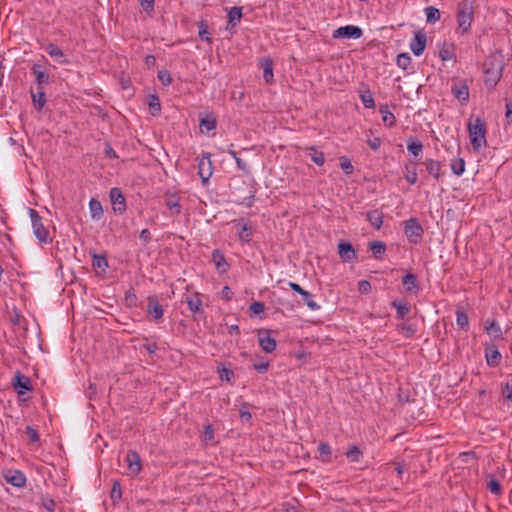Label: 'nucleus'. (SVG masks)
<instances>
[{
	"mask_svg": "<svg viewBox=\"0 0 512 512\" xmlns=\"http://www.w3.org/2000/svg\"><path fill=\"white\" fill-rule=\"evenodd\" d=\"M485 85L494 88L502 76L503 66L498 56L488 57L483 64Z\"/></svg>",
	"mask_w": 512,
	"mask_h": 512,
	"instance_id": "obj_1",
	"label": "nucleus"
},
{
	"mask_svg": "<svg viewBox=\"0 0 512 512\" xmlns=\"http://www.w3.org/2000/svg\"><path fill=\"white\" fill-rule=\"evenodd\" d=\"M468 132L470 143L475 151L486 146V126L480 117L468 123Z\"/></svg>",
	"mask_w": 512,
	"mask_h": 512,
	"instance_id": "obj_2",
	"label": "nucleus"
},
{
	"mask_svg": "<svg viewBox=\"0 0 512 512\" xmlns=\"http://www.w3.org/2000/svg\"><path fill=\"white\" fill-rule=\"evenodd\" d=\"M474 7L472 2L468 0H462L457 7V23L458 30L462 34L467 33L470 30L473 22Z\"/></svg>",
	"mask_w": 512,
	"mask_h": 512,
	"instance_id": "obj_3",
	"label": "nucleus"
},
{
	"mask_svg": "<svg viewBox=\"0 0 512 512\" xmlns=\"http://www.w3.org/2000/svg\"><path fill=\"white\" fill-rule=\"evenodd\" d=\"M29 215L31 218L33 233L40 242L47 243L49 240V232L45 228L42 218L38 212L34 209H29Z\"/></svg>",
	"mask_w": 512,
	"mask_h": 512,
	"instance_id": "obj_4",
	"label": "nucleus"
},
{
	"mask_svg": "<svg viewBox=\"0 0 512 512\" xmlns=\"http://www.w3.org/2000/svg\"><path fill=\"white\" fill-rule=\"evenodd\" d=\"M404 232L410 243L417 244L423 235V228L418 219L410 218L405 222Z\"/></svg>",
	"mask_w": 512,
	"mask_h": 512,
	"instance_id": "obj_5",
	"label": "nucleus"
},
{
	"mask_svg": "<svg viewBox=\"0 0 512 512\" xmlns=\"http://www.w3.org/2000/svg\"><path fill=\"white\" fill-rule=\"evenodd\" d=\"M451 92L461 103H467L469 100V86L466 80L455 78L452 80Z\"/></svg>",
	"mask_w": 512,
	"mask_h": 512,
	"instance_id": "obj_6",
	"label": "nucleus"
},
{
	"mask_svg": "<svg viewBox=\"0 0 512 512\" xmlns=\"http://www.w3.org/2000/svg\"><path fill=\"white\" fill-rule=\"evenodd\" d=\"M213 168L210 155H203L198 162V174L202 180L203 185L207 184L212 176Z\"/></svg>",
	"mask_w": 512,
	"mask_h": 512,
	"instance_id": "obj_7",
	"label": "nucleus"
},
{
	"mask_svg": "<svg viewBox=\"0 0 512 512\" xmlns=\"http://www.w3.org/2000/svg\"><path fill=\"white\" fill-rule=\"evenodd\" d=\"M125 462L127 463V470L130 476H137L140 473L141 458L136 451H128L125 457Z\"/></svg>",
	"mask_w": 512,
	"mask_h": 512,
	"instance_id": "obj_8",
	"label": "nucleus"
},
{
	"mask_svg": "<svg viewBox=\"0 0 512 512\" xmlns=\"http://www.w3.org/2000/svg\"><path fill=\"white\" fill-rule=\"evenodd\" d=\"M110 200L116 213L123 214L126 211L125 197L119 188L110 190Z\"/></svg>",
	"mask_w": 512,
	"mask_h": 512,
	"instance_id": "obj_9",
	"label": "nucleus"
},
{
	"mask_svg": "<svg viewBox=\"0 0 512 512\" xmlns=\"http://www.w3.org/2000/svg\"><path fill=\"white\" fill-rule=\"evenodd\" d=\"M362 36V30L358 26L346 25L336 29L333 33L334 38H353L358 39Z\"/></svg>",
	"mask_w": 512,
	"mask_h": 512,
	"instance_id": "obj_10",
	"label": "nucleus"
},
{
	"mask_svg": "<svg viewBox=\"0 0 512 512\" xmlns=\"http://www.w3.org/2000/svg\"><path fill=\"white\" fill-rule=\"evenodd\" d=\"M484 356L486 364L491 368L497 367L502 360V355L495 345L486 346Z\"/></svg>",
	"mask_w": 512,
	"mask_h": 512,
	"instance_id": "obj_11",
	"label": "nucleus"
},
{
	"mask_svg": "<svg viewBox=\"0 0 512 512\" xmlns=\"http://www.w3.org/2000/svg\"><path fill=\"white\" fill-rule=\"evenodd\" d=\"M427 37L422 31L415 33L413 40L410 43V49L416 56H420L426 47Z\"/></svg>",
	"mask_w": 512,
	"mask_h": 512,
	"instance_id": "obj_12",
	"label": "nucleus"
},
{
	"mask_svg": "<svg viewBox=\"0 0 512 512\" xmlns=\"http://www.w3.org/2000/svg\"><path fill=\"white\" fill-rule=\"evenodd\" d=\"M165 205L170 210L172 216H176L181 213L182 206L180 204V197L177 194L167 193L165 195Z\"/></svg>",
	"mask_w": 512,
	"mask_h": 512,
	"instance_id": "obj_13",
	"label": "nucleus"
},
{
	"mask_svg": "<svg viewBox=\"0 0 512 512\" xmlns=\"http://www.w3.org/2000/svg\"><path fill=\"white\" fill-rule=\"evenodd\" d=\"M234 225L238 229L239 239L243 242H250L252 239V231L248 222L244 219L234 221Z\"/></svg>",
	"mask_w": 512,
	"mask_h": 512,
	"instance_id": "obj_14",
	"label": "nucleus"
},
{
	"mask_svg": "<svg viewBox=\"0 0 512 512\" xmlns=\"http://www.w3.org/2000/svg\"><path fill=\"white\" fill-rule=\"evenodd\" d=\"M147 312L150 314L156 321H159L163 317V308L159 303L155 296H151L148 298Z\"/></svg>",
	"mask_w": 512,
	"mask_h": 512,
	"instance_id": "obj_15",
	"label": "nucleus"
},
{
	"mask_svg": "<svg viewBox=\"0 0 512 512\" xmlns=\"http://www.w3.org/2000/svg\"><path fill=\"white\" fill-rule=\"evenodd\" d=\"M484 330L488 335L494 337L495 339L499 340L503 338L501 326L495 319H486L484 321Z\"/></svg>",
	"mask_w": 512,
	"mask_h": 512,
	"instance_id": "obj_16",
	"label": "nucleus"
},
{
	"mask_svg": "<svg viewBox=\"0 0 512 512\" xmlns=\"http://www.w3.org/2000/svg\"><path fill=\"white\" fill-rule=\"evenodd\" d=\"M258 341L260 347L266 353H272L276 349L277 342L270 336L269 332L259 333Z\"/></svg>",
	"mask_w": 512,
	"mask_h": 512,
	"instance_id": "obj_17",
	"label": "nucleus"
},
{
	"mask_svg": "<svg viewBox=\"0 0 512 512\" xmlns=\"http://www.w3.org/2000/svg\"><path fill=\"white\" fill-rule=\"evenodd\" d=\"M338 253L344 262H350L356 257L353 246L348 242H340L338 244Z\"/></svg>",
	"mask_w": 512,
	"mask_h": 512,
	"instance_id": "obj_18",
	"label": "nucleus"
},
{
	"mask_svg": "<svg viewBox=\"0 0 512 512\" xmlns=\"http://www.w3.org/2000/svg\"><path fill=\"white\" fill-rule=\"evenodd\" d=\"M13 386L15 389L18 390L19 394H22L24 391L31 390V382L30 379L21 374L20 372H17L13 379Z\"/></svg>",
	"mask_w": 512,
	"mask_h": 512,
	"instance_id": "obj_19",
	"label": "nucleus"
},
{
	"mask_svg": "<svg viewBox=\"0 0 512 512\" xmlns=\"http://www.w3.org/2000/svg\"><path fill=\"white\" fill-rule=\"evenodd\" d=\"M402 284L405 291L410 294H417L419 292V285L417 283L416 275L408 273L402 278Z\"/></svg>",
	"mask_w": 512,
	"mask_h": 512,
	"instance_id": "obj_20",
	"label": "nucleus"
},
{
	"mask_svg": "<svg viewBox=\"0 0 512 512\" xmlns=\"http://www.w3.org/2000/svg\"><path fill=\"white\" fill-rule=\"evenodd\" d=\"M243 8L239 6L232 7L227 14L228 24L227 29L235 28L243 16Z\"/></svg>",
	"mask_w": 512,
	"mask_h": 512,
	"instance_id": "obj_21",
	"label": "nucleus"
},
{
	"mask_svg": "<svg viewBox=\"0 0 512 512\" xmlns=\"http://www.w3.org/2000/svg\"><path fill=\"white\" fill-rule=\"evenodd\" d=\"M6 481L17 488H22L26 485V477L21 471H14L5 476Z\"/></svg>",
	"mask_w": 512,
	"mask_h": 512,
	"instance_id": "obj_22",
	"label": "nucleus"
},
{
	"mask_svg": "<svg viewBox=\"0 0 512 512\" xmlns=\"http://www.w3.org/2000/svg\"><path fill=\"white\" fill-rule=\"evenodd\" d=\"M45 51L56 62H58L60 64H64V63L67 62L66 59H65L63 51L56 44L49 43L46 46Z\"/></svg>",
	"mask_w": 512,
	"mask_h": 512,
	"instance_id": "obj_23",
	"label": "nucleus"
},
{
	"mask_svg": "<svg viewBox=\"0 0 512 512\" xmlns=\"http://www.w3.org/2000/svg\"><path fill=\"white\" fill-rule=\"evenodd\" d=\"M260 65L263 68V78L265 82L272 83L274 80L272 60L270 58H263L260 61Z\"/></svg>",
	"mask_w": 512,
	"mask_h": 512,
	"instance_id": "obj_24",
	"label": "nucleus"
},
{
	"mask_svg": "<svg viewBox=\"0 0 512 512\" xmlns=\"http://www.w3.org/2000/svg\"><path fill=\"white\" fill-rule=\"evenodd\" d=\"M212 259H213V262L215 263L216 269L220 273L227 272L229 265L226 262V259L223 255V253H221L219 250H214L212 253Z\"/></svg>",
	"mask_w": 512,
	"mask_h": 512,
	"instance_id": "obj_25",
	"label": "nucleus"
},
{
	"mask_svg": "<svg viewBox=\"0 0 512 512\" xmlns=\"http://www.w3.org/2000/svg\"><path fill=\"white\" fill-rule=\"evenodd\" d=\"M367 220L376 229L379 230L383 225L384 214L379 210H372L367 213Z\"/></svg>",
	"mask_w": 512,
	"mask_h": 512,
	"instance_id": "obj_26",
	"label": "nucleus"
},
{
	"mask_svg": "<svg viewBox=\"0 0 512 512\" xmlns=\"http://www.w3.org/2000/svg\"><path fill=\"white\" fill-rule=\"evenodd\" d=\"M392 306L396 309L397 317L404 319L410 313V306L405 300H394Z\"/></svg>",
	"mask_w": 512,
	"mask_h": 512,
	"instance_id": "obj_27",
	"label": "nucleus"
},
{
	"mask_svg": "<svg viewBox=\"0 0 512 512\" xmlns=\"http://www.w3.org/2000/svg\"><path fill=\"white\" fill-rule=\"evenodd\" d=\"M425 167L427 172L432 175L436 180L440 178L441 163L433 159H427L425 161Z\"/></svg>",
	"mask_w": 512,
	"mask_h": 512,
	"instance_id": "obj_28",
	"label": "nucleus"
},
{
	"mask_svg": "<svg viewBox=\"0 0 512 512\" xmlns=\"http://www.w3.org/2000/svg\"><path fill=\"white\" fill-rule=\"evenodd\" d=\"M89 211L92 219L99 220L103 216L102 205L94 198L89 201Z\"/></svg>",
	"mask_w": 512,
	"mask_h": 512,
	"instance_id": "obj_29",
	"label": "nucleus"
},
{
	"mask_svg": "<svg viewBox=\"0 0 512 512\" xmlns=\"http://www.w3.org/2000/svg\"><path fill=\"white\" fill-rule=\"evenodd\" d=\"M359 97L361 99L362 104L365 108L373 109L375 108V100L373 94L369 89L361 90L359 92Z\"/></svg>",
	"mask_w": 512,
	"mask_h": 512,
	"instance_id": "obj_30",
	"label": "nucleus"
},
{
	"mask_svg": "<svg viewBox=\"0 0 512 512\" xmlns=\"http://www.w3.org/2000/svg\"><path fill=\"white\" fill-rule=\"evenodd\" d=\"M379 110L380 113L382 114L383 123L388 127H392L396 122L394 114L391 111H389L387 106H381Z\"/></svg>",
	"mask_w": 512,
	"mask_h": 512,
	"instance_id": "obj_31",
	"label": "nucleus"
},
{
	"mask_svg": "<svg viewBox=\"0 0 512 512\" xmlns=\"http://www.w3.org/2000/svg\"><path fill=\"white\" fill-rule=\"evenodd\" d=\"M370 250L376 259H381L386 251L385 243L382 241H373L370 243Z\"/></svg>",
	"mask_w": 512,
	"mask_h": 512,
	"instance_id": "obj_32",
	"label": "nucleus"
},
{
	"mask_svg": "<svg viewBox=\"0 0 512 512\" xmlns=\"http://www.w3.org/2000/svg\"><path fill=\"white\" fill-rule=\"evenodd\" d=\"M450 167L455 175L461 176L465 172V161L461 157L453 159Z\"/></svg>",
	"mask_w": 512,
	"mask_h": 512,
	"instance_id": "obj_33",
	"label": "nucleus"
},
{
	"mask_svg": "<svg viewBox=\"0 0 512 512\" xmlns=\"http://www.w3.org/2000/svg\"><path fill=\"white\" fill-rule=\"evenodd\" d=\"M487 488L495 496H501L503 493V489L500 482L494 477H491L490 480L487 482Z\"/></svg>",
	"mask_w": 512,
	"mask_h": 512,
	"instance_id": "obj_34",
	"label": "nucleus"
},
{
	"mask_svg": "<svg viewBox=\"0 0 512 512\" xmlns=\"http://www.w3.org/2000/svg\"><path fill=\"white\" fill-rule=\"evenodd\" d=\"M186 303L188 305L189 310L193 313H197L201 310L202 301L198 295L188 297L186 299Z\"/></svg>",
	"mask_w": 512,
	"mask_h": 512,
	"instance_id": "obj_35",
	"label": "nucleus"
},
{
	"mask_svg": "<svg viewBox=\"0 0 512 512\" xmlns=\"http://www.w3.org/2000/svg\"><path fill=\"white\" fill-rule=\"evenodd\" d=\"M426 20L428 23H435L440 19V11L436 7L429 6L425 8Z\"/></svg>",
	"mask_w": 512,
	"mask_h": 512,
	"instance_id": "obj_36",
	"label": "nucleus"
},
{
	"mask_svg": "<svg viewBox=\"0 0 512 512\" xmlns=\"http://www.w3.org/2000/svg\"><path fill=\"white\" fill-rule=\"evenodd\" d=\"M318 452L322 458V461L329 462L331 460V448L326 442H320L318 445Z\"/></svg>",
	"mask_w": 512,
	"mask_h": 512,
	"instance_id": "obj_37",
	"label": "nucleus"
},
{
	"mask_svg": "<svg viewBox=\"0 0 512 512\" xmlns=\"http://www.w3.org/2000/svg\"><path fill=\"white\" fill-rule=\"evenodd\" d=\"M346 457L350 462L357 463L361 460L362 452L357 446L353 445L347 450Z\"/></svg>",
	"mask_w": 512,
	"mask_h": 512,
	"instance_id": "obj_38",
	"label": "nucleus"
},
{
	"mask_svg": "<svg viewBox=\"0 0 512 512\" xmlns=\"http://www.w3.org/2000/svg\"><path fill=\"white\" fill-rule=\"evenodd\" d=\"M408 151L414 156L419 157L423 150V145L420 141L411 140L407 144Z\"/></svg>",
	"mask_w": 512,
	"mask_h": 512,
	"instance_id": "obj_39",
	"label": "nucleus"
},
{
	"mask_svg": "<svg viewBox=\"0 0 512 512\" xmlns=\"http://www.w3.org/2000/svg\"><path fill=\"white\" fill-rule=\"evenodd\" d=\"M200 128L202 132L214 130L216 128V119L212 116L201 119Z\"/></svg>",
	"mask_w": 512,
	"mask_h": 512,
	"instance_id": "obj_40",
	"label": "nucleus"
},
{
	"mask_svg": "<svg viewBox=\"0 0 512 512\" xmlns=\"http://www.w3.org/2000/svg\"><path fill=\"white\" fill-rule=\"evenodd\" d=\"M92 265L94 268L101 269L102 271H105L108 267V261L105 256L103 255H93Z\"/></svg>",
	"mask_w": 512,
	"mask_h": 512,
	"instance_id": "obj_41",
	"label": "nucleus"
},
{
	"mask_svg": "<svg viewBox=\"0 0 512 512\" xmlns=\"http://www.w3.org/2000/svg\"><path fill=\"white\" fill-rule=\"evenodd\" d=\"M301 296L310 310L317 311L320 309V305L314 301L313 295L310 292L305 290Z\"/></svg>",
	"mask_w": 512,
	"mask_h": 512,
	"instance_id": "obj_42",
	"label": "nucleus"
},
{
	"mask_svg": "<svg viewBox=\"0 0 512 512\" xmlns=\"http://www.w3.org/2000/svg\"><path fill=\"white\" fill-rule=\"evenodd\" d=\"M40 504L48 512L55 511L56 503L49 495H41Z\"/></svg>",
	"mask_w": 512,
	"mask_h": 512,
	"instance_id": "obj_43",
	"label": "nucleus"
},
{
	"mask_svg": "<svg viewBox=\"0 0 512 512\" xmlns=\"http://www.w3.org/2000/svg\"><path fill=\"white\" fill-rule=\"evenodd\" d=\"M456 323L461 329L468 330L469 318L467 314L463 311L458 310L456 313Z\"/></svg>",
	"mask_w": 512,
	"mask_h": 512,
	"instance_id": "obj_44",
	"label": "nucleus"
},
{
	"mask_svg": "<svg viewBox=\"0 0 512 512\" xmlns=\"http://www.w3.org/2000/svg\"><path fill=\"white\" fill-rule=\"evenodd\" d=\"M399 331L406 337L411 338L416 333V326L411 323H403L399 326Z\"/></svg>",
	"mask_w": 512,
	"mask_h": 512,
	"instance_id": "obj_45",
	"label": "nucleus"
},
{
	"mask_svg": "<svg viewBox=\"0 0 512 512\" xmlns=\"http://www.w3.org/2000/svg\"><path fill=\"white\" fill-rule=\"evenodd\" d=\"M32 101L38 110H42L46 103L45 93L43 91L32 93Z\"/></svg>",
	"mask_w": 512,
	"mask_h": 512,
	"instance_id": "obj_46",
	"label": "nucleus"
},
{
	"mask_svg": "<svg viewBox=\"0 0 512 512\" xmlns=\"http://www.w3.org/2000/svg\"><path fill=\"white\" fill-rule=\"evenodd\" d=\"M311 160L318 166H322L325 162V157L323 152L316 150L315 148L310 149L309 153Z\"/></svg>",
	"mask_w": 512,
	"mask_h": 512,
	"instance_id": "obj_47",
	"label": "nucleus"
},
{
	"mask_svg": "<svg viewBox=\"0 0 512 512\" xmlns=\"http://www.w3.org/2000/svg\"><path fill=\"white\" fill-rule=\"evenodd\" d=\"M396 63L398 67L406 70L411 64V57L408 53H401L397 56Z\"/></svg>",
	"mask_w": 512,
	"mask_h": 512,
	"instance_id": "obj_48",
	"label": "nucleus"
},
{
	"mask_svg": "<svg viewBox=\"0 0 512 512\" xmlns=\"http://www.w3.org/2000/svg\"><path fill=\"white\" fill-rule=\"evenodd\" d=\"M501 393L505 401L512 402V383L506 382L502 384Z\"/></svg>",
	"mask_w": 512,
	"mask_h": 512,
	"instance_id": "obj_49",
	"label": "nucleus"
},
{
	"mask_svg": "<svg viewBox=\"0 0 512 512\" xmlns=\"http://www.w3.org/2000/svg\"><path fill=\"white\" fill-rule=\"evenodd\" d=\"M33 72L36 76V82L38 85H42L48 82L49 76L45 71L38 70L36 67H33Z\"/></svg>",
	"mask_w": 512,
	"mask_h": 512,
	"instance_id": "obj_50",
	"label": "nucleus"
},
{
	"mask_svg": "<svg viewBox=\"0 0 512 512\" xmlns=\"http://www.w3.org/2000/svg\"><path fill=\"white\" fill-rule=\"evenodd\" d=\"M122 497V491H121V485L118 481H115L113 483V487L111 490V499L113 501H118Z\"/></svg>",
	"mask_w": 512,
	"mask_h": 512,
	"instance_id": "obj_51",
	"label": "nucleus"
},
{
	"mask_svg": "<svg viewBox=\"0 0 512 512\" xmlns=\"http://www.w3.org/2000/svg\"><path fill=\"white\" fill-rule=\"evenodd\" d=\"M158 79L164 86H169L172 82L171 75L167 70H160L158 72Z\"/></svg>",
	"mask_w": 512,
	"mask_h": 512,
	"instance_id": "obj_52",
	"label": "nucleus"
},
{
	"mask_svg": "<svg viewBox=\"0 0 512 512\" xmlns=\"http://www.w3.org/2000/svg\"><path fill=\"white\" fill-rule=\"evenodd\" d=\"M340 167L343 170V172L347 175L351 174L354 170L351 161L346 157L341 158Z\"/></svg>",
	"mask_w": 512,
	"mask_h": 512,
	"instance_id": "obj_53",
	"label": "nucleus"
},
{
	"mask_svg": "<svg viewBox=\"0 0 512 512\" xmlns=\"http://www.w3.org/2000/svg\"><path fill=\"white\" fill-rule=\"evenodd\" d=\"M149 108L151 110L152 115H157L161 110V105L158 97L152 96L151 101L149 102Z\"/></svg>",
	"mask_w": 512,
	"mask_h": 512,
	"instance_id": "obj_54",
	"label": "nucleus"
},
{
	"mask_svg": "<svg viewBox=\"0 0 512 512\" xmlns=\"http://www.w3.org/2000/svg\"><path fill=\"white\" fill-rule=\"evenodd\" d=\"M203 438H204V441L207 443L214 441L215 437H214V429H213L212 425L208 424L204 427Z\"/></svg>",
	"mask_w": 512,
	"mask_h": 512,
	"instance_id": "obj_55",
	"label": "nucleus"
},
{
	"mask_svg": "<svg viewBox=\"0 0 512 512\" xmlns=\"http://www.w3.org/2000/svg\"><path fill=\"white\" fill-rule=\"evenodd\" d=\"M229 154L235 159V162H236V165L237 167L245 172V173H248V169H247V165H246V162L243 161L241 158H239L236 154L235 151H229Z\"/></svg>",
	"mask_w": 512,
	"mask_h": 512,
	"instance_id": "obj_56",
	"label": "nucleus"
},
{
	"mask_svg": "<svg viewBox=\"0 0 512 512\" xmlns=\"http://www.w3.org/2000/svg\"><path fill=\"white\" fill-rule=\"evenodd\" d=\"M249 308L253 314L258 315L264 312L265 307L262 302H253Z\"/></svg>",
	"mask_w": 512,
	"mask_h": 512,
	"instance_id": "obj_57",
	"label": "nucleus"
},
{
	"mask_svg": "<svg viewBox=\"0 0 512 512\" xmlns=\"http://www.w3.org/2000/svg\"><path fill=\"white\" fill-rule=\"evenodd\" d=\"M253 367L259 373H265V372H267V370L269 368V362L262 360L260 362L254 363Z\"/></svg>",
	"mask_w": 512,
	"mask_h": 512,
	"instance_id": "obj_58",
	"label": "nucleus"
},
{
	"mask_svg": "<svg viewBox=\"0 0 512 512\" xmlns=\"http://www.w3.org/2000/svg\"><path fill=\"white\" fill-rule=\"evenodd\" d=\"M358 290L362 294H368L371 291V284L366 280H361L358 283Z\"/></svg>",
	"mask_w": 512,
	"mask_h": 512,
	"instance_id": "obj_59",
	"label": "nucleus"
},
{
	"mask_svg": "<svg viewBox=\"0 0 512 512\" xmlns=\"http://www.w3.org/2000/svg\"><path fill=\"white\" fill-rule=\"evenodd\" d=\"M219 374H220V378L227 382H230L231 379L234 377L233 371L228 368H223L222 370H220Z\"/></svg>",
	"mask_w": 512,
	"mask_h": 512,
	"instance_id": "obj_60",
	"label": "nucleus"
},
{
	"mask_svg": "<svg viewBox=\"0 0 512 512\" xmlns=\"http://www.w3.org/2000/svg\"><path fill=\"white\" fill-rule=\"evenodd\" d=\"M199 28V36L201 37V39L205 40L208 43H211L212 38L210 37V32L208 31L207 27L201 25Z\"/></svg>",
	"mask_w": 512,
	"mask_h": 512,
	"instance_id": "obj_61",
	"label": "nucleus"
},
{
	"mask_svg": "<svg viewBox=\"0 0 512 512\" xmlns=\"http://www.w3.org/2000/svg\"><path fill=\"white\" fill-rule=\"evenodd\" d=\"M26 434L28 435L29 439L32 441V442H37L39 441V435H38V432L32 427V426H27L26 427Z\"/></svg>",
	"mask_w": 512,
	"mask_h": 512,
	"instance_id": "obj_62",
	"label": "nucleus"
},
{
	"mask_svg": "<svg viewBox=\"0 0 512 512\" xmlns=\"http://www.w3.org/2000/svg\"><path fill=\"white\" fill-rule=\"evenodd\" d=\"M139 2L146 12H151L154 10L155 0H139Z\"/></svg>",
	"mask_w": 512,
	"mask_h": 512,
	"instance_id": "obj_63",
	"label": "nucleus"
},
{
	"mask_svg": "<svg viewBox=\"0 0 512 512\" xmlns=\"http://www.w3.org/2000/svg\"><path fill=\"white\" fill-rule=\"evenodd\" d=\"M505 119L508 124H512V99L508 100L506 103Z\"/></svg>",
	"mask_w": 512,
	"mask_h": 512,
	"instance_id": "obj_64",
	"label": "nucleus"
}]
</instances>
